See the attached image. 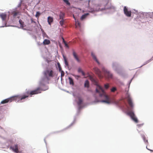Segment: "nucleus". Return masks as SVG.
<instances>
[{
    "instance_id": "1",
    "label": "nucleus",
    "mask_w": 153,
    "mask_h": 153,
    "mask_svg": "<svg viewBox=\"0 0 153 153\" xmlns=\"http://www.w3.org/2000/svg\"><path fill=\"white\" fill-rule=\"evenodd\" d=\"M103 3L101 4H96L94 8L90 7L89 2L91 0L88 1V9L89 11L91 13L95 12L103 11L104 10H109L108 13H111L112 12L111 10L113 9L114 10L115 7L111 5V3L109 2V0H102Z\"/></svg>"
},
{
    "instance_id": "2",
    "label": "nucleus",
    "mask_w": 153,
    "mask_h": 153,
    "mask_svg": "<svg viewBox=\"0 0 153 153\" xmlns=\"http://www.w3.org/2000/svg\"><path fill=\"white\" fill-rule=\"evenodd\" d=\"M132 80L133 79H131L128 83V90H127L126 88L125 89V91L126 92V95L127 96V97L128 98L129 105L130 106L128 110V112L127 113V114L130 117L131 119L134 122L136 123H137L139 121L137 118L136 116L133 111L134 105L132 99L130 97V94L128 93L130 85Z\"/></svg>"
},
{
    "instance_id": "3",
    "label": "nucleus",
    "mask_w": 153,
    "mask_h": 153,
    "mask_svg": "<svg viewBox=\"0 0 153 153\" xmlns=\"http://www.w3.org/2000/svg\"><path fill=\"white\" fill-rule=\"evenodd\" d=\"M95 91L96 93L93 94L94 100L92 102L93 103L96 104L98 102H101L108 105H110L111 104L110 101L109 97L104 91L101 92L97 88H96Z\"/></svg>"
},
{
    "instance_id": "4",
    "label": "nucleus",
    "mask_w": 153,
    "mask_h": 153,
    "mask_svg": "<svg viewBox=\"0 0 153 153\" xmlns=\"http://www.w3.org/2000/svg\"><path fill=\"white\" fill-rule=\"evenodd\" d=\"M75 101L76 102L78 106L77 112L75 115L74 117V120L73 122L68 126L63 129L59 131H57L54 133H58L63 131V130H66L73 126L75 123L76 121V116L79 115L80 113V110L85 106V105L83 99L81 97L79 96H77L75 99Z\"/></svg>"
},
{
    "instance_id": "5",
    "label": "nucleus",
    "mask_w": 153,
    "mask_h": 153,
    "mask_svg": "<svg viewBox=\"0 0 153 153\" xmlns=\"http://www.w3.org/2000/svg\"><path fill=\"white\" fill-rule=\"evenodd\" d=\"M39 87H37L34 90H27V89H26V91L23 93V95L22 97L21 98V100L25 99L28 98L29 96L32 97L33 95L40 93L42 91H46L49 88L48 86L47 85H45V84L44 85L40 86L39 84Z\"/></svg>"
},
{
    "instance_id": "6",
    "label": "nucleus",
    "mask_w": 153,
    "mask_h": 153,
    "mask_svg": "<svg viewBox=\"0 0 153 153\" xmlns=\"http://www.w3.org/2000/svg\"><path fill=\"white\" fill-rule=\"evenodd\" d=\"M43 76L41 77L39 81V85L40 86L44 85V83L48 82L51 78L56 75V72L50 69H47L43 72Z\"/></svg>"
},
{
    "instance_id": "7",
    "label": "nucleus",
    "mask_w": 153,
    "mask_h": 153,
    "mask_svg": "<svg viewBox=\"0 0 153 153\" xmlns=\"http://www.w3.org/2000/svg\"><path fill=\"white\" fill-rule=\"evenodd\" d=\"M136 19H139V20L142 23L148 22V21H151L153 20V12L140 13L137 15Z\"/></svg>"
},
{
    "instance_id": "8",
    "label": "nucleus",
    "mask_w": 153,
    "mask_h": 153,
    "mask_svg": "<svg viewBox=\"0 0 153 153\" xmlns=\"http://www.w3.org/2000/svg\"><path fill=\"white\" fill-rule=\"evenodd\" d=\"M91 56L93 60L97 63L99 67L101 68L102 71L107 76V77L108 78H112L113 77V74L111 73L110 71L106 68L103 66V65L97 59V56L93 52H91Z\"/></svg>"
},
{
    "instance_id": "9",
    "label": "nucleus",
    "mask_w": 153,
    "mask_h": 153,
    "mask_svg": "<svg viewBox=\"0 0 153 153\" xmlns=\"http://www.w3.org/2000/svg\"><path fill=\"white\" fill-rule=\"evenodd\" d=\"M23 93L19 95H15L9 98L3 100L0 103L1 104H4L9 102H11L12 101L15 100L16 102H23L22 101L23 99H21V98L23 96Z\"/></svg>"
},
{
    "instance_id": "10",
    "label": "nucleus",
    "mask_w": 153,
    "mask_h": 153,
    "mask_svg": "<svg viewBox=\"0 0 153 153\" xmlns=\"http://www.w3.org/2000/svg\"><path fill=\"white\" fill-rule=\"evenodd\" d=\"M112 66L114 70L118 74L123 77L124 76L125 74L123 72L122 67L118 62H113Z\"/></svg>"
},
{
    "instance_id": "11",
    "label": "nucleus",
    "mask_w": 153,
    "mask_h": 153,
    "mask_svg": "<svg viewBox=\"0 0 153 153\" xmlns=\"http://www.w3.org/2000/svg\"><path fill=\"white\" fill-rule=\"evenodd\" d=\"M81 11V9L80 8H75L74 10V14L73 15L76 23L79 27L82 26V23L79 19V16L82 13Z\"/></svg>"
},
{
    "instance_id": "12",
    "label": "nucleus",
    "mask_w": 153,
    "mask_h": 153,
    "mask_svg": "<svg viewBox=\"0 0 153 153\" xmlns=\"http://www.w3.org/2000/svg\"><path fill=\"white\" fill-rule=\"evenodd\" d=\"M6 16V14L4 13H1L0 14V17L1 18L2 20V23L3 25L1 26H0V28L3 27H16V26L15 25H7V21L5 19V17Z\"/></svg>"
},
{
    "instance_id": "13",
    "label": "nucleus",
    "mask_w": 153,
    "mask_h": 153,
    "mask_svg": "<svg viewBox=\"0 0 153 153\" xmlns=\"http://www.w3.org/2000/svg\"><path fill=\"white\" fill-rule=\"evenodd\" d=\"M123 11L124 14L128 17H130L131 16V10H128V7L124 6L123 8Z\"/></svg>"
},
{
    "instance_id": "14",
    "label": "nucleus",
    "mask_w": 153,
    "mask_h": 153,
    "mask_svg": "<svg viewBox=\"0 0 153 153\" xmlns=\"http://www.w3.org/2000/svg\"><path fill=\"white\" fill-rule=\"evenodd\" d=\"M10 149L12 150L13 152L15 153H18V150L17 144H15L14 146H10Z\"/></svg>"
},
{
    "instance_id": "15",
    "label": "nucleus",
    "mask_w": 153,
    "mask_h": 153,
    "mask_svg": "<svg viewBox=\"0 0 153 153\" xmlns=\"http://www.w3.org/2000/svg\"><path fill=\"white\" fill-rule=\"evenodd\" d=\"M72 55L74 58L77 61V62H80V60L78 58L76 53L74 49H72Z\"/></svg>"
},
{
    "instance_id": "16",
    "label": "nucleus",
    "mask_w": 153,
    "mask_h": 153,
    "mask_svg": "<svg viewBox=\"0 0 153 153\" xmlns=\"http://www.w3.org/2000/svg\"><path fill=\"white\" fill-rule=\"evenodd\" d=\"M89 14L88 13H85L82 14L80 18V21H83L88 16Z\"/></svg>"
},
{
    "instance_id": "17",
    "label": "nucleus",
    "mask_w": 153,
    "mask_h": 153,
    "mask_svg": "<svg viewBox=\"0 0 153 153\" xmlns=\"http://www.w3.org/2000/svg\"><path fill=\"white\" fill-rule=\"evenodd\" d=\"M53 19L52 17L49 16L47 18V22L48 24L51 25V23L53 22Z\"/></svg>"
},
{
    "instance_id": "18",
    "label": "nucleus",
    "mask_w": 153,
    "mask_h": 153,
    "mask_svg": "<svg viewBox=\"0 0 153 153\" xmlns=\"http://www.w3.org/2000/svg\"><path fill=\"white\" fill-rule=\"evenodd\" d=\"M65 13L62 11H60L59 14V19H64L65 17Z\"/></svg>"
},
{
    "instance_id": "19",
    "label": "nucleus",
    "mask_w": 153,
    "mask_h": 153,
    "mask_svg": "<svg viewBox=\"0 0 153 153\" xmlns=\"http://www.w3.org/2000/svg\"><path fill=\"white\" fill-rule=\"evenodd\" d=\"M84 85L85 88H89V82L88 79L85 80Z\"/></svg>"
},
{
    "instance_id": "20",
    "label": "nucleus",
    "mask_w": 153,
    "mask_h": 153,
    "mask_svg": "<svg viewBox=\"0 0 153 153\" xmlns=\"http://www.w3.org/2000/svg\"><path fill=\"white\" fill-rule=\"evenodd\" d=\"M50 42H51L49 39H45L42 43V45H45L49 44Z\"/></svg>"
},
{
    "instance_id": "21",
    "label": "nucleus",
    "mask_w": 153,
    "mask_h": 153,
    "mask_svg": "<svg viewBox=\"0 0 153 153\" xmlns=\"http://www.w3.org/2000/svg\"><path fill=\"white\" fill-rule=\"evenodd\" d=\"M68 79L69 81V83L70 85L74 86V80L70 76H68Z\"/></svg>"
},
{
    "instance_id": "22",
    "label": "nucleus",
    "mask_w": 153,
    "mask_h": 153,
    "mask_svg": "<svg viewBox=\"0 0 153 153\" xmlns=\"http://www.w3.org/2000/svg\"><path fill=\"white\" fill-rule=\"evenodd\" d=\"M19 23L21 27H19V28H23L25 26L24 22L21 19H20L19 20Z\"/></svg>"
},
{
    "instance_id": "23",
    "label": "nucleus",
    "mask_w": 153,
    "mask_h": 153,
    "mask_svg": "<svg viewBox=\"0 0 153 153\" xmlns=\"http://www.w3.org/2000/svg\"><path fill=\"white\" fill-rule=\"evenodd\" d=\"M77 72L79 73H81L82 76H85V73L83 71L82 69L80 67H79L77 70Z\"/></svg>"
},
{
    "instance_id": "24",
    "label": "nucleus",
    "mask_w": 153,
    "mask_h": 153,
    "mask_svg": "<svg viewBox=\"0 0 153 153\" xmlns=\"http://www.w3.org/2000/svg\"><path fill=\"white\" fill-rule=\"evenodd\" d=\"M141 135L142 137V138L143 139V140L144 142L146 144V143H148V140H146L144 135L141 134Z\"/></svg>"
},
{
    "instance_id": "25",
    "label": "nucleus",
    "mask_w": 153,
    "mask_h": 153,
    "mask_svg": "<svg viewBox=\"0 0 153 153\" xmlns=\"http://www.w3.org/2000/svg\"><path fill=\"white\" fill-rule=\"evenodd\" d=\"M56 68L57 69L58 68L59 71H60L62 70L60 64L59 62L57 63V65L56 66Z\"/></svg>"
},
{
    "instance_id": "26",
    "label": "nucleus",
    "mask_w": 153,
    "mask_h": 153,
    "mask_svg": "<svg viewBox=\"0 0 153 153\" xmlns=\"http://www.w3.org/2000/svg\"><path fill=\"white\" fill-rule=\"evenodd\" d=\"M41 31H42V33L43 38L45 37H48V36L46 33L44 31L42 28Z\"/></svg>"
},
{
    "instance_id": "27",
    "label": "nucleus",
    "mask_w": 153,
    "mask_h": 153,
    "mask_svg": "<svg viewBox=\"0 0 153 153\" xmlns=\"http://www.w3.org/2000/svg\"><path fill=\"white\" fill-rule=\"evenodd\" d=\"M59 71L61 73V79H62V77L64 76V75L65 72L62 70H61L60 71Z\"/></svg>"
},
{
    "instance_id": "28",
    "label": "nucleus",
    "mask_w": 153,
    "mask_h": 153,
    "mask_svg": "<svg viewBox=\"0 0 153 153\" xmlns=\"http://www.w3.org/2000/svg\"><path fill=\"white\" fill-rule=\"evenodd\" d=\"M61 20L59 21V23L61 26H63L64 25V19H60Z\"/></svg>"
},
{
    "instance_id": "29",
    "label": "nucleus",
    "mask_w": 153,
    "mask_h": 153,
    "mask_svg": "<svg viewBox=\"0 0 153 153\" xmlns=\"http://www.w3.org/2000/svg\"><path fill=\"white\" fill-rule=\"evenodd\" d=\"M72 75L74 76L77 80H79V78H80V76L79 75H76L75 74H73Z\"/></svg>"
},
{
    "instance_id": "30",
    "label": "nucleus",
    "mask_w": 153,
    "mask_h": 153,
    "mask_svg": "<svg viewBox=\"0 0 153 153\" xmlns=\"http://www.w3.org/2000/svg\"><path fill=\"white\" fill-rule=\"evenodd\" d=\"M63 2L65 3L67 5L69 6L70 5V3L68 0H62Z\"/></svg>"
},
{
    "instance_id": "31",
    "label": "nucleus",
    "mask_w": 153,
    "mask_h": 153,
    "mask_svg": "<svg viewBox=\"0 0 153 153\" xmlns=\"http://www.w3.org/2000/svg\"><path fill=\"white\" fill-rule=\"evenodd\" d=\"M41 14L40 12L39 11H37L36 13L35 14V16L36 18H38L39 16Z\"/></svg>"
},
{
    "instance_id": "32",
    "label": "nucleus",
    "mask_w": 153,
    "mask_h": 153,
    "mask_svg": "<svg viewBox=\"0 0 153 153\" xmlns=\"http://www.w3.org/2000/svg\"><path fill=\"white\" fill-rule=\"evenodd\" d=\"M30 20H31V23H34L35 24V25H36V26L37 27H38V25L37 24V23L34 20H33L32 18Z\"/></svg>"
},
{
    "instance_id": "33",
    "label": "nucleus",
    "mask_w": 153,
    "mask_h": 153,
    "mask_svg": "<svg viewBox=\"0 0 153 153\" xmlns=\"http://www.w3.org/2000/svg\"><path fill=\"white\" fill-rule=\"evenodd\" d=\"M149 62H150L149 61V60H148L146 61V62H144V63L143 64V65H142L140 66L138 68H141L143 66L145 65H146L147 64H148V63H149Z\"/></svg>"
},
{
    "instance_id": "34",
    "label": "nucleus",
    "mask_w": 153,
    "mask_h": 153,
    "mask_svg": "<svg viewBox=\"0 0 153 153\" xmlns=\"http://www.w3.org/2000/svg\"><path fill=\"white\" fill-rule=\"evenodd\" d=\"M117 90V89L116 87H114L112 88L111 90L112 92H114L116 91Z\"/></svg>"
},
{
    "instance_id": "35",
    "label": "nucleus",
    "mask_w": 153,
    "mask_h": 153,
    "mask_svg": "<svg viewBox=\"0 0 153 153\" xmlns=\"http://www.w3.org/2000/svg\"><path fill=\"white\" fill-rule=\"evenodd\" d=\"M64 63L65 66H69V64L68 62L67 61V60H66L64 61Z\"/></svg>"
},
{
    "instance_id": "36",
    "label": "nucleus",
    "mask_w": 153,
    "mask_h": 153,
    "mask_svg": "<svg viewBox=\"0 0 153 153\" xmlns=\"http://www.w3.org/2000/svg\"><path fill=\"white\" fill-rule=\"evenodd\" d=\"M64 44L65 45V47L66 48H67L68 49H69V48L66 43H65Z\"/></svg>"
},
{
    "instance_id": "37",
    "label": "nucleus",
    "mask_w": 153,
    "mask_h": 153,
    "mask_svg": "<svg viewBox=\"0 0 153 153\" xmlns=\"http://www.w3.org/2000/svg\"><path fill=\"white\" fill-rule=\"evenodd\" d=\"M18 14V13H15L13 15V17L14 18Z\"/></svg>"
},
{
    "instance_id": "38",
    "label": "nucleus",
    "mask_w": 153,
    "mask_h": 153,
    "mask_svg": "<svg viewBox=\"0 0 153 153\" xmlns=\"http://www.w3.org/2000/svg\"><path fill=\"white\" fill-rule=\"evenodd\" d=\"M62 57H63V58L64 61L66 60H67L66 56H65V55H63Z\"/></svg>"
},
{
    "instance_id": "39",
    "label": "nucleus",
    "mask_w": 153,
    "mask_h": 153,
    "mask_svg": "<svg viewBox=\"0 0 153 153\" xmlns=\"http://www.w3.org/2000/svg\"><path fill=\"white\" fill-rule=\"evenodd\" d=\"M143 125V123H142V124H137V126H138V128H140V127L142 126Z\"/></svg>"
},
{
    "instance_id": "40",
    "label": "nucleus",
    "mask_w": 153,
    "mask_h": 153,
    "mask_svg": "<svg viewBox=\"0 0 153 153\" xmlns=\"http://www.w3.org/2000/svg\"><path fill=\"white\" fill-rule=\"evenodd\" d=\"M104 86L107 89L109 87V85L108 84H105Z\"/></svg>"
},
{
    "instance_id": "41",
    "label": "nucleus",
    "mask_w": 153,
    "mask_h": 153,
    "mask_svg": "<svg viewBox=\"0 0 153 153\" xmlns=\"http://www.w3.org/2000/svg\"><path fill=\"white\" fill-rule=\"evenodd\" d=\"M21 1L18 4L17 7H16L15 8V10H16L17 9V7H19V6H21Z\"/></svg>"
},
{
    "instance_id": "42",
    "label": "nucleus",
    "mask_w": 153,
    "mask_h": 153,
    "mask_svg": "<svg viewBox=\"0 0 153 153\" xmlns=\"http://www.w3.org/2000/svg\"><path fill=\"white\" fill-rule=\"evenodd\" d=\"M37 44L39 45H42V43H40L39 42H37Z\"/></svg>"
},
{
    "instance_id": "43",
    "label": "nucleus",
    "mask_w": 153,
    "mask_h": 153,
    "mask_svg": "<svg viewBox=\"0 0 153 153\" xmlns=\"http://www.w3.org/2000/svg\"><path fill=\"white\" fill-rule=\"evenodd\" d=\"M38 22L39 25V26H40V28L41 29V30L42 28V26H41V25L40 24L39 22V21H38Z\"/></svg>"
},
{
    "instance_id": "44",
    "label": "nucleus",
    "mask_w": 153,
    "mask_h": 153,
    "mask_svg": "<svg viewBox=\"0 0 153 153\" xmlns=\"http://www.w3.org/2000/svg\"><path fill=\"white\" fill-rule=\"evenodd\" d=\"M153 60V56L151 57V58L150 59H149V61L150 62Z\"/></svg>"
},
{
    "instance_id": "45",
    "label": "nucleus",
    "mask_w": 153,
    "mask_h": 153,
    "mask_svg": "<svg viewBox=\"0 0 153 153\" xmlns=\"http://www.w3.org/2000/svg\"><path fill=\"white\" fill-rule=\"evenodd\" d=\"M62 42L64 44L65 43H66L64 39L63 38H62Z\"/></svg>"
},
{
    "instance_id": "46",
    "label": "nucleus",
    "mask_w": 153,
    "mask_h": 153,
    "mask_svg": "<svg viewBox=\"0 0 153 153\" xmlns=\"http://www.w3.org/2000/svg\"><path fill=\"white\" fill-rule=\"evenodd\" d=\"M136 72L134 75L133 76V77L131 78V79H132L133 80L134 78L135 77V75H136Z\"/></svg>"
},
{
    "instance_id": "47",
    "label": "nucleus",
    "mask_w": 153,
    "mask_h": 153,
    "mask_svg": "<svg viewBox=\"0 0 153 153\" xmlns=\"http://www.w3.org/2000/svg\"><path fill=\"white\" fill-rule=\"evenodd\" d=\"M119 83L121 85H124L123 82L121 81H120Z\"/></svg>"
},
{
    "instance_id": "48",
    "label": "nucleus",
    "mask_w": 153,
    "mask_h": 153,
    "mask_svg": "<svg viewBox=\"0 0 153 153\" xmlns=\"http://www.w3.org/2000/svg\"><path fill=\"white\" fill-rule=\"evenodd\" d=\"M44 142L46 144H47V143H46V140H45V138H44Z\"/></svg>"
},
{
    "instance_id": "49",
    "label": "nucleus",
    "mask_w": 153,
    "mask_h": 153,
    "mask_svg": "<svg viewBox=\"0 0 153 153\" xmlns=\"http://www.w3.org/2000/svg\"><path fill=\"white\" fill-rule=\"evenodd\" d=\"M23 30H27V29L25 28H24V27L21 28Z\"/></svg>"
},
{
    "instance_id": "50",
    "label": "nucleus",
    "mask_w": 153,
    "mask_h": 153,
    "mask_svg": "<svg viewBox=\"0 0 153 153\" xmlns=\"http://www.w3.org/2000/svg\"><path fill=\"white\" fill-rule=\"evenodd\" d=\"M148 150H149L151 152H153V150L151 149H148Z\"/></svg>"
},
{
    "instance_id": "51",
    "label": "nucleus",
    "mask_w": 153,
    "mask_h": 153,
    "mask_svg": "<svg viewBox=\"0 0 153 153\" xmlns=\"http://www.w3.org/2000/svg\"><path fill=\"white\" fill-rule=\"evenodd\" d=\"M63 90L65 91H66L67 93H69V91H66V90Z\"/></svg>"
},
{
    "instance_id": "52",
    "label": "nucleus",
    "mask_w": 153,
    "mask_h": 153,
    "mask_svg": "<svg viewBox=\"0 0 153 153\" xmlns=\"http://www.w3.org/2000/svg\"><path fill=\"white\" fill-rule=\"evenodd\" d=\"M65 73L67 74H68V72L67 71H65Z\"/></svg>"
},
{
    "instance_id": "53",
    "label": "nucleus",
    "mask_w": 153,
    "mask_h": 153,
    "mask_svg": "<svg viewBox=\"0 0 153 153\" xmlns=\"http://www.w3.org/2000/svg\"><path fill=\"white\" fill-rule=\"evenodd\" d=\"M90 78H92V77L91 76H90Z\"/></svg>"
},
{
    "instance_id": "54",
    "label": "nucleus",
    "mask_w": 153,
    "mask_h": 153,
    "mask_svg": "<svg viewBox=\"0 0 153 153\" xmlns=\"http://www.w3.org/2000/svg\"><path fill=\"white\" fill-rule=\"evenodd\" d=\"M146 149H147L148 150V149H148V148H147V146H146Z\"/></svg>"
},
{
    "instance_id": "55",
    "label": "nucleus",
    "mask_w": 153,
    "mask_h": 153,
    "mask_svg": "<svg viewBox=\"0 0 153 153\" xmlns=\"http://www.w3.org/2000/svg\"><path fill=\"white\" fill-rule=\"evenodd\" d=\"M137 130L138 131V132L139 133H140V131H139L138 130Z\"/></svg>"
},
{
    "instance_id": "56",
    "label": "nucleus",
    "mask_w": 153,
    "mask_h": 153,
    "mask_svg": "<svg viewBox=\"0 0 153 153\" xmlns=\"http://www.w3.org/2000/svg\"><path fill=\"white\" fill-rule=\"evenodd\" d=\"M0 128H2L0 126Z\"/></svg>"
},
{
    "instance_id": "57",
    "label": "nucleus",
    "mask_w": 153,
    "mask_h": 153,
    "mask_svg": "<svg viewBox=\"0 0 153 153\" xmlns=\"http://www.w3.org/2000/svg\"><path fill=\"white\" fill-rule=\"evenodd\" d=\"M136 11V13H137V11Z\"/></svg>"
}]
</instances>
